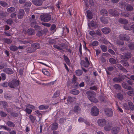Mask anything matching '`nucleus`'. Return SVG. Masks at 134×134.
I'll return each instance as SVG.
<instances>
[{
  "label": "nucleus",
  "instance_id": "obj_39",
  "mask_svg": "<svg viewBox=\"0 0 134 134\" xmlns=\"http://www.w3.org/2000/svg\"><path fill=\"white\" fill-rule=\"evenodd\" d=\"M10 50L15 51L18 49V48L15 46H12L9 47Z\"/></svg>",
  "mask_w": 134,
  "mask_h": 134
},
{
  "label": "nucleus",
  "instance_id": "obj_7",
  "mask_svg": "<svg viewBox=\"0 0 134 134\" xmlns=\"http://www.w3.org/2000/svg\"><path fill=\"white\" fill-rule=\"evenodd\" d=\"M46 0H32L31 1L33 4L37 6H40L42 4L43 1Z\"/></svg>",
  "mask_w": 134,
  "mask_h": 134
},
{
  "label": "nucleus",
  "instance_id": "obj_42",
  "mask_svg": "<svg viewBox=\"0 0 134 134\" xmlns=\"http://www.w3.org/2000/svg\"><path fill=\"white\" fill-rule=\"evenodd\" d=\"M44 33V31L43 30H41L38 31L37 34L36 35L38 36H41Z\"/></svg>",
  "mask_w": 134,
  "mask_h": 134
},
{
  "label": "nucleus",
  "instance_id": "obj_62",
  "mask_svg": "<svg viewBox=\"0 0 134 134\" xmlns=\"http://www.w3.org/2000/svg\"><path fill=\"white\" fill-rule=\"evenodd\" d=\"M10 115L14 117H16L18 116V114L16 113L13 112L11 113Z\"/></svg>",
  "mask_w": 134,
  "mask_h": 134
},
{
  "label": "nucleus",
  "instance_id": "obj_40",
  "mask_svg": "<svg viewBox=\"0 0 134 134\" xmlns=\"http://www.w3.org/2000/svg\"><path fill=\"white\" fill-rule=\"evenodd\" d=\"M60 95V91H57L54 93V95L53 96V98H56L59 96Z\"/></svg>",
  "mask_w": 134,
  "mask_h": 134
},
{
  "label": "nucleus",
  "instance_id": "obj_9",
  "mask_svg": "<svg viewBox=\"0 0 134 134\" xmlns=\"http://www.w3.org/2000/svg\"><path fill=\"white\" fill-rule=\"evenodd\" d=\"M131 57V53H125L124 55H120V58L121 59H124L125 60H127L128 59L130 58Z\"/></svg>",
  "mask_w": 134,
  "mask_h": 134
},
{
  "label": "nucleus",
  "instance_id": "obj_4",
  "mask_svg": "<svg viewBox=\"0 0 134 134\" xmlns=\"http://www.w3.org/2000/svg\"><path fill=\"white\" fill-rule=\"evenodd\" d=\"M104 113L108 116H112L113 115V112L111 109L110 108H107L104 109Z\"/></svg>",
  "mask_w": 134,
  "mask_h": 134
},
{
  "label": "nucleus",
  "instance_id": "obj_59",
  "mask_svg": "<svg viewBox=\"0 0 134 134\" xmlns=\"http://www.w3.org/2000/svg\"><path fill=\"white\" fill-rule=\"evenodd\" d=\"M116 43L118 45H122L124 44V42L123 41L118 40L116 41Z\"/></svg>",
  "mask_w": 134,
  "mask_h": 134
},
{
  "label": "nucleus",
  "instance_id": "obj_31",
  "mask_svg": "<svg viewBox=\"0 0 134 134\" xmlns=\"http://www.w3.org/2000/svg\"><path fill=\"white\" fill-rule=\"evenodd\" d=\"M49 106L48 105H41L38 107L39 109L40 110H42L46 109L48 108Z\"/></svg>",
  "mask_w": 134,
  "mask_h": 134
},
{
  "label": "nucleus",
  "instance_id": "obj_21",
  "mask_svg": "<svg viewBox=\"0 0 134 134\" xmlns=\"http://www.w3.org/2000/svg\"><path fill=\"white\" fill-rule=\"evenodd\" d=\"M120 131V129L117 127H113L112 130V133L114 134H116Z\"/></svg>",
  "mask_w": 134,
  "mask_h": 134
},
{
  "label": "nucleus",
  "instance_id": "obj_27",
  "mask_svg": "<svg viewBox=\"0 0 134 134\" xmlns=\"http://www.w3.org/2000/svg\"><path fill=\"white\" fill-rule=\"evenodd\" d=\"M70 93H71L74 95H77L80 92L79 91L77 90L73 89L71 90Z\"/></svg>",
  "mask_w": 134,
  "mask_h": 134
},
{
  "label": "nucleus",
  "instance_id": "obj_32",
  "mask_svg": "<svg viewBox=\"0 0 134 134\" xmlns=\"http://www.w3.org/2000/svg\"><path fill=\"white\" fill-rule=\"evenodd\" d=\"M100 48L103 52H106L107 51V46L104 45H101Z\"/></svg>",
  "mask_w": 134,
  "mask_h": 134
},
{
  "label": "nucleus",
  "instance_id": "obj_25",
  "mask_svg": "<svg viewBox=\"0 0 134 134\" xmlns=\"http://www.w3.org/2000/svg\"><path fill=\"white\" fill-rule=\"evenodd\" d=\"M100 13L101 15L103 16H106L108 15V12L106 10L104 9H102L100 10Z\"/></svg>",
  "mask_w": 134,
  "mask_h": 134
},
{
  "label": "nucleus",
  "instance_id": "obj_56",
  "mask_svg": "<svg viewBox=\"0 0 134 134\" xmlns=\"http://www.w3.org/2000/svg\"><path fill=\"white\" fill-rule=\"evenodd\" d=\"M0 114L2 117H6L7 115V114L3 111H0Z\"/></svg>",
  "mask_w": 134,
  "mask_h": 134
},
{
  "label": "nucleus",
  "instance_id": "obj_53",
  "mask_svg": "<svg viewBox=\"0 0 134 134\" xmlns=\"http://www.w3.org/2000/svg\"><path fill=\"white\" fill-rule=\"evenodd\" d=\"M24 110L28 114H30L32 112L31 109L27 107H26V108Z\"/></svg>",
  "mask_w": 134,
  "mask_h": 134
},
{
  "label": "nucleus",
  "instance_id": "obj_15",
  "mask_svg": "<svg viewBox=\"0 0 134 134\" xmlns=\"http://www.w3.org/2000/svg\"><path fill=\"white\" fill-rule=\"evenodd\" d=\"M86 94L88 96V98H92L95 95V93L93 91H88L86 92Z\"/></svg>",
  "mask_w": 134,
  "mask_h": 134
},
{
  "label": "nucleus",
  "instance_id": "obj_24",
  "mask_svg": "<svg viewBox=\"0 0 134 134\" xmlns=\"http://www.w3.org/2000/svg\"><path fill=\"white\" fill-rule=\"evenodd\" d=\"M120 61V63L122 64L123 65L125 66H128L129 64L126 61L127 60H125L124 59H121Z\"/></svg>",
  "mask_w": 134,
  "mask_h": 134
},
{
  "label": "nucleus",
  "instance_id": "obj_49",
  "mask_svg": "<svg viewBox=\"0 0 134 134\" xmlns=\"http://www.w3.org/2000/svg\"><path fill=\"white\" fill-rule=\"evenodd\" d=\"M89 99L90 101L92 102L96 103L98 101L94 97L92 98H89Z\"/></svg>",
  "mask_w": 134,
  "mask_h": 134
},
{
  "label": "nucleus",
  "instance_id": "obj_37",
  "mask_svg": "<svg viewBox=\"0 0 134 134\" xmlns=\"http://www.w3.org/2000/svg\"><path fill=\"white\" fill-rule=\"evenodd\" d=\"M129 105V108L132 111L134 110V106L131 102H128Z\"/></svg>",
  "mask_w": 134,
  "mask_h": 134
},
{
  "label": "nucleus",
  "instance_id": "obj_44",
  "mask_svg": "<svg viewBox=\"0 0 134 134\" xmlns=\"http://www.w3.org/2000/svg\"><path fill=\"white\" fill-rule=\"evenodd\" d=\"M6 23L9 25H11L13 23V20L11 18L8 19L6 21Z\"/></svg>",
  "mask_w": 134,
  "mask_h": 134
},
{
  "label": "nucleus",
  "instance_id": "obj_6",
  "mask_svg": "<svg viewBox=\"0 0 134 134\" xmlns=\"http://www.w3.org/2000/svg\"><path fill=\"white\" fill-rule=\"evenodd\" d=\"M99 111L98 108L95 107H93L91 111V115L93 116H97L99 114Z\"/></svg>",
  "mask_w": 134,
  "mask_h": 134
},
{
  "label": "nucleus",
  "instance_id": "obj_17",
  "mask_svg": "<svg viewBox=\"0 0 134 134\" xmlns=\"http://www.w3.org/2000/svg\"><path fill=\"white\" fill-rule=\"evenodd\" d=\"M26 33L29 35H33L35 34V31L34 29L30 28L27 29Z\"/></svg>",
  "mask_w": 134,
  "mask_h": 134
},
{
  "label": "nucleus",
  "instance_id": "obj_3",
  "mask_svg": "<svg viewBox=\"0 0 134 134\" xmlns=\"http://www.w3.org/2000/svg\"><path fill=\"white\" fill-rule=\"evenodd\" d=\"M9 87L11 88H14L19 85L18 80L13 79L9 81Z\"/></svg>",
  "mask_w": 134,
  "mask_h": 134
},
{
  "label": "nucleus",
  "instance_id": "obj_46",
  "mask_svg": "<svg viewBox=\"0 0 134 134\" xmlns=\"http://www.w3.org/2000/svg\"><path fill=\"white\" fill-rule=\"evenodd\" d=\"M85 62H86L87 64H86V65H85L84 64L83 65L84 66V67H88L90 65V63L88 59V58L87 57H86L85 58Z\"/></svg>",
  "mask_w": 134,
  "mask_h": 134
},
{
  "label": "nucleus",
  "instance_id": "obj_55",
  "mask_svg": "<svg viewBox=\"0 0 134 134\" xmlns=\"http://www.w3.org/2000/svg\"><path fill=\"white\" fill-rule=\"evenodd\" d=\"M36 21L35 20H31L30 25L31 27L34 26H36Z\"/></svg>",
  "mask_w": 134,
  "mask_h": 134
},
{
  "label": "nucleus",
  "instance_id": "obj_43",
  "mask_svg": "<svg viewBox=\"0 0 134 134\" xmlns=\"http://www.w3.org/2000/svg\"><path fill=\"white\" fill-rule=\"evenodd\" d=\"M0 4L3 7H7L8 4L5 2L3 1H0Z\"/></svg>",
  "mask_w": 134,
  "mask_h": 134
},
{
  "label": "nucleus",
  "instance_id": "obj_33",
  "mask_svg": "<svg viewBox=\"0 0 134 134\" xmlns=\"http://www.w3.org/2000/svg\"><path fill=\"white\" fill-rule=\"evenodd\" d=\"M43 73L45 75L47 76H50V73L49 72L45 69H43L42 70Z\"/></svg>",
  "mask_w": 134,
  "mask_h": 134
},
{
  "label": "nucleus",
  "instance_id": "obj_61",
  "mask_svg": "<svg viewBox=\"0 0 134 134\" xmlns=\"http://www.w3.org/2000/svg\"><path fill=\"white\" fill-rule=\"evenodd\" d=\"M128 47L129 48L132 50L134 49V44L133 43H130L128 45Z\"/></svg>",
  "mask_w": 134,
  "mask_h": 134
},
{
  "label": "nucleus",
  "instance_id": "obj_63",
  "mask_svg": "<svg viewBox=\"0 0 134 134\" xmlns=\"http://www.w3.org/2000/svg\"><path fill=\"white\" fill-rule=\"evenodd\" d=\"M123 106L126 110H129L130 109L129 107H128L127 104L124 103L123 104Z\"/></svg>",
  "mask_w": 134,
  "mask_h": 134
},
{
  "label": "nucleus",
  "instance_id": "obj_35",
  "mask_svg": "<svg viewBox=\"0 0 134 134\" xmlns=\"http://www.w3.org/2000/svg\"><path fill=\"white\" fill-rule=\"evenodd\" d=\"M109 62L111 64H116V60L113 58H110L109 59Z\"/></svg>",
  "mask_w": 134,
  "mask_h": 134
},
{
  "label": "nucleus",
  "instance_id": "obj_58",
  "mask_svg": "<svg viewBox=\"0 0 134 134\" xmlns=\"http://www.w3.org/2000/svg\"><path fill=\"white\" fill-rule=\"evenodd\" d=\"M26 107H27L28 108H30L32 109H34L35 108V107L33 105L29 104H27L25 105Z\"/></svg>",
  "mask_w": 134,
  "mask_h": 134
},
{
  "label": "nucleus",
  "instance_id": "obj_16",
  "mask_svg": "<svg viewBox=\"0 0 134 134\" xmlns=\"http://www.w3.org/2000/svg\"><path fill=\"white\" fill-rule=\"evenodd\" d=\"M118 22L121 24H126L128 23L127 20L125 19H123L121 18H120L119 19Z\"/></svg>",
  "mask_w": 134,
  "mask_h": 134
},
{
  "label": "nucleus",
  "instance_id": "obj_8",
  "mask_svg": "<svg viewBox=\"0 0 134 134\" xmlns=\"http://www.w3.org/2000/svg\"><path fill=\"white\" fill-rule=\"evenodd\" d=\"M76 77L74 75L72 78L71 85L72 87L76 88L78 86L79 83L76 81Z\"/></svg>",
  "mask_w": 134,
  "mask_h": 134
},
{
  "label": "nucleus",
  "instance_id": "obj_23",
  "mask_svg": "<svg viewBox=\"0 0 134 134\" xmlns=\"http://www.w3.org/2000/svg\"><path fill=\"white\" fill-rule=\"evenodd\" d=\"M19 42L21 44H26L28 43H31L33 42V41L31 40H27V41H19Z\"/></svg>",
  "mask_w": 134,
  "mask_h": 134
},
{
  "label": "nucleus",
  "instance_id": "obj_50",
  "mask_svg": "<svg viewBox=\"0 0 134 134\" xmlns=\"http://www.w3.org/2000/svg\"><path fill=\"white\" fill-rule=\"evenodd\" d=\"M1 85L3 87L9 86V82L8 83L7 82H5L3 83H1Z\"/></svg>",
  "mask_w": 134,
  "mask_h": 134
},
{
  "label": "nucleus",
  "instance_id": "obj_30",
  "mask_svg": "<svg viewBox=\"0 0 134 134\" xmlns=\"http://www.w3.org/2000/svg\"><path fill=\"white\" fill-rule=\"evenodd\" d=\"M87 13L88 18L90 19H92L93 15L92 12L90 10H88L87 11Z\"/></svg>",
  "mask_w": 134,
  "mask_h": 134
},
{
  "label": "nucleus",
  "instance_id": "obj_2",
  "mask_svg": "<svg viewBox=\"0 0 134 134\" xmlns=\"http://www.w3.org/2000/svg\"><path fill=\"white\" fill-rule=\"evenodd\" d=\"M40 18L42 21L48 22L51 20V16L49 14H45L41 15L40 16Z\"/></svg>",
  "mask_w": 134,
  "mask_h": 134
},
{
  "label": "nucleus",
  "instance_id": "obj_14",
  "mask_svg": "<svg viewBox=\"0 0 134 134\" xmlns=\"http://www.w3.org/2000/svg\"><path fill=\"white\" fill-rule=\"evenodd\" d=\"M3 71L6 73L9 74H12L14 72L13 70L10 68H4L3 69Z\"/></svg>",
  "mask_w": 134,
  "mask_h": 134
},
{
  "label": "nucleus",
  "instance_id": "obj_11",
  "mask_svg": "<svg viewBox=\"0 0 134 134\" xmlns=\"http://www.w3.org/2000/svg\"><path fill=\"white\" fill-rule=\"evenodd\" d=\"M100 19L102 23L105 24H107L109 22L108 21L109 18L108 17L102 16L100 18Z\"/></svg>",
  "mask_w": 134,
  "mask_h": 134
},
{
  "label": "nucleus",
  "instance_id": "obj_51",
  "mask_svg": "<svg viewBox=\"0 0 134 134\" xmlns=\"http://www.w3.org/2000/svg\"><path fill=\"white\" fill-rule=\"evenodd\" d=\"M76 73L77 75L80 76L82 74V71L81 70H78L76 71Z\"/></svg>",
  "mask_w": 134,
  "mask_h": 134
},
{
  "label": "nucleus",
  "instance_id": "obj_26",
  "mask_svg": "<svg viewBox=\"0 0 134 134\" xmlns=\"http://www.w3.org/2000/svg\"><path fill=\"white\" fill-rule=\"evenodd\" d=\"M67 100H69L70 103H74L76 102V98H75L72 97L70 96H69L68 98H67Z\"/></svg>",
  "mask_w": 134,
  "mask_h": 134
},
{
  "label": "nucleus",
  "instance_id": "obj_10",
  "mask_svg": "<svg viewBox=\"0 0 134 134\" xmlns=\"http://www.w3.org/2000/svg\"><path fill=\"white\" fill-rule=\"evenodd\" d=\"M25 14L23 9H20L18 14V18L19 19H22L24 16Z\"/></svg>",
  "mask_w": 134,
  "mask_h": 134
},
{
  "label": "nucleus",
  "instance_id": "obj_20",
  "mask_svg": "<svg viewBox=\"0 0 134 134\" xmlns=\"http://www.w3.org/2000/svg\"><path fill=\"white\" fill-rule=\"evenodd\" d=\"M51 129L52 130H56L58 127V124L56 122H54L51 125Z\"/></svg>",
  "mask_w": 134,
  "mask_h": 134
},
{
  "label": "nucleus",
  "instance_id": "obj_64",
  "mask_svg": "<svg viewBox=\"0 0 134 134\" xmlns=\"http://www.w3.org/2000/svg\"><path fill=\"white\" fill-rule=\"evenodd\" d=\"M98 44V43L97 41H94L91 44V45L94 46H97Z\"/></svg>",
  "mask_w": 134,
  "mask_h": 134
},
{
  "label": "nucleus",
  "instance_id": "obj_54",
  "mask_svg": "<svg viewBox=\"0 0 134 134\" xmlns=\"http://www.w3.org/2000/svg\"><path fill=\"white\" fill-rule=\"evenodd\" d=\"M114 87L115 88L118 90H120L121 89V86L119 84H115L114 86Z\"/></svg>",
  "mask_w": 134,
  "mask_h": 134
},
{
  "label": "nucleus",
  "instance_id": "obj_1",
  "mask_svg": "<svg viewBox=\"0 0 134 134\" xmlns=\"http://www.w3.org/2000/svg\"><path fill=\"white\" fill-rule=\"evenodd\" d=\"M98 123L99 126H103L105 125L104 127V129L106 131L110 130L111 128L112 125L110 121H107L104 119H99L97 121Z\"/></svg>",
  "mask_w": 134,
  "mask_h": 134
},
{
  "label": "nucleus",
  "instance_id": "obj_52",
  "mask_svg": "<svg viewBox=\"0 0 134 134\" xmlns=\"http://www.w3.org/2000/svg\"><path fill=\"white\" fill-rule=\"evenodd\" d=\"M64 58L66 64H67L69 65V63L70 61L69 59L68 58V57L64 55Z\"/></svg>",
  "mask_w": 134,
  "mask_h": 134
},
{
  "label": "nucleus",
  "instance_id": "obj_5",
  "mask_svg": "<svg viewBox=\"0 0 134 134\" xmlns=\"http://www.w3.org/2000/svg\"><path fill=\"white\" fill-rule=\"evenodd\" d=\"M119 38L121 40H124L129 41L130 39V37L128 35L124 34H121L119 36Z\"/></svg>",
  "mask_w": 134,
  "mask_h": 134
},
{
  "label": "nucleus",
  "instance_id": "obj_19",
  "mask_svg": "<svg viewBox=\"0 0 134 134\" xmlns=\"http://www.w3.org/2000/svg\"><path fill=\"white\" fill-rule=\"evenodd\" d=\"M81 110V108L78 105H76L74 107L73 111L75 113H79L80 112Z\"/></svg>",
  "mask_w": 134,
  "mask_h": 134
},
{
  "label": "nucleus",
  "instance_id": "obj_22",
  "mask_svg": "<svg viewBox=\"0 0 134 134\" xmlns=\"http://www.w3.org/2000/svg\"><path fill=\"white\" fill-rule=\"evenodd\" d=\"M7 67V64L4 61H0V69Z\"/></svg>",
  "mask_w": 134,
  "mask_h": 134
},
{
  "label": "nucleus",
  "instance_id": "obj_45",
  "mask_svg": "<svg viewBox=\"0 0 134 134\" xmlns=\"http://www.w3.org/2000/svg\"><path fill=\"white\" fill-rule=\"evenodd\" d=\"M66 118H62L59 119V122L60 124H62L66 121Z\"/></svg>",
  "mask_w": 134,
  "mask_h": 134
},
{
  "label": "nucleus",
  "instance_id": "obj_36",
  "mask_svg": "<svg viewBox=\"0 0 134 134\" xmlns=\"http://www.w3.org/2000/svg\"><path fill=\"white\" fill-rule=\"evenodd\" d=\"M31 46L36 48L39 49L40 48V44L39 43H33L31 44Z\"/></svg>",
  "mask_w": 134,
  "mask_h": 134
},
{
  "label": "nucleus",
  "instance_id": "obj_41",
  "mask_svg": "<svg viewBox=\"0 0 134 134\" xmlns=\"http://www.w3.org/2000/svg\"><path fill=\"white\" fill-rule=\"evenodd\" d=\"M117 98L121 100L123 99V97L122 94L120 93H118L116 95Z\"/></svg>",
  "mask_w": 134,
  "mask_h": 134
},
{
  "label": "nucleus",
  "instance_id": "obj_57",
  "mask_svg": "<svg viewBox=\"0 0 134 134\" xmlns=\"http://www.w3.org/2000/svg\"><path fill=\"white\" fill-rule=\"evenodd\" d=\"M1 78L2 80L4 81L5 80L6 78V75L4 73H2L1 74Z\"/></svg>",
  "mask_w": 134,
  "mask_h": 134
},
{
  "label": "nucleus",
  "instance_id": "obj_48",
  "mask_svg": "<svg viewBox=\"0 0 134 134\" xmlns=\"http://www.w3.org/2000/svg\"><path fill=\"white\" fill-rule=\"evenodd\" d=\"M1 129L3 128L5 130H7L8 131H10L11 129L10 128L6 126L5 125H1Z\"/></svg>",
  "mask_w": 134,
  "mask_h": 134
},
{
  "label": "nucleus",
  "instance_id": "obj_34",
  "mask_svg": "<svg viewBox=\"0 0 134 134\" xmlns=\"http://www.w3.org/2000/svg\"><path fill=\"white\" fill-rule=\"evenodd\" d=\"M7 10L9 13H11L14 12L15 10V9L14 7H11L7 9Z\"/></svg>",
  "mask_w": 134,
  "mask_h": 134
},
{
  "label": "nucleus",
  "instance_id": "obj_18",
  "mask_svg": "<svg viewBox=\"0 0 134 134\" xmlns=\"http://www.w3.org/2000/svg\"><path fill=\"white\" fill-rule=\"evenodd\" d=\"M6 124L9 127H14L15 126L14 123L10 121H8L5 122Z\"/></svg>",
  "mask_w": 134,
  "mask_h": 134
},
{
  "label": "nucleus",
  "instance_id": "obj_29",
  "mask_svg": "<svg viewBox=\"0 0 134 134\" xmlns=\"http://www.w3.org/2000/svg\"><path fill=\"white\" fill-rule=\"evenodd\" d=\"M113 81L115 82H119L122 81V78L120 77H116L113 79Z\"/></svg>",
  "mask_w": 134,
  "mask_h": 134
},
{
  "label": "nucleus",
  "instance_id": "obj_28",
  "mask_svg": "<svg viewBox=\"0 0 134 134\" xmlns=\"http://www.w3.org/2000/svg\"><path fill=\"white\" fill-rule=\"evenodd\" d=\"M4 43L8 44H10L12 42V41L10 39L4 38L2 39Z\"/></svg>",
  "mask_w": 134,
  "mask_h": 134
},
{
  "label": "nucleus",
  "instance_id": "obj_38",
  "mask_svg": "<svg viewBox=\"0 0 134 134\" xmlns=\"http://www.w3.org/2000/svg\"><path fill=\"white\" fill-rule=\"evenodd\" d=\"M6 13L3 11L0 12V19H2L6 16Z\"/></svg>",
  "mask_w": 134,
  "mask_h": 134
},
{
  "label": "nucleus",
  "instance_id": "obj_13",
  "mask_svg": "<svg viewBox=\"0 0 134 134\" xmlns=\"http://www.w3.org/2000/svg\"><path fill=\"white\" fill-rule=\"evenodd\" d=\"M101 30L102 32L105 34L109 33L111 31L110 29L108 27H105L102 29Z\"/></svg>",
  "mask_w": 134,
  "mask_h": 134
},
{
  "label": "nucleus",
  "instance_id": "obj_47",
  "mask_svg": "<svg viewBox=\"0 0 134 134\" xmlns=\"http://www.w3.org/2000/svg\"><path fill=\"white\" fill-rule=\"evenodd\" d=\"M126 9L127 10L131 11L133 10V8L131 5L128 4L126 6Z\"/></svg>",
  "mask_w": 134,
  "mask_h": 134
},
{
  "label": "nucleus",
  "instance_id": "obj_12",
  "mask_svg": "<svg viewBox=\"0 0 134 134\" xmlns=\"http://www.w3.org/2000/svg\"><path fill=\"white\" fill-rule=\"evenodd\" d=\"M108 12L110 14L113 16H118L119 15L118 12L115 10L110 9L109 10Z\"/></svg>",
  "mask_w": 134,
  "mask_h": 134
},
{
  "label": "nucleus",
  "instance_id": "obj_60",
  "mask_svg": "<svg viewBox=\"0 0 134 134\" xmlns=\"http://www.w3.org/2000/svg\"><path fill=\"white\" fill-rule=\"evenodd\" d=\"M36 50V49H34V48H31L27 51V52L29 53H31L35 52Z\"/></svg>",
  "mask_w": 134,
  "mask_h": 134
}]
</instances>
